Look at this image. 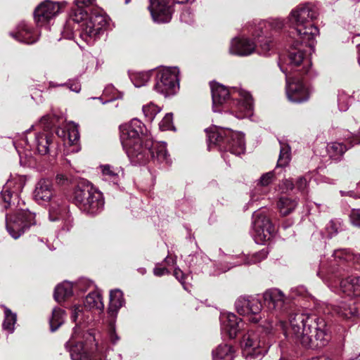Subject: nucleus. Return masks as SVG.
I'll use <instances>...</instances> for the list:
<instances>
[{"label": "nucleus", "instance_id": "f257e3e1", "mask_svg": "<svg viewBox=\"0 0 360 360\" xmlns=\"http://www.w3.org/2000/svg\"><path fill=\"white\" fill-rule=\"evenodd\" d=\"M120 139L128 157L136 163L149 160L169 163V158L164 143L154 142L146 126L138 119L120 127Z\"/></svg>", "mask_w": 360, "mask_h": 360}, {"label": "nucleus", "instance_id": "f03ea898", "mask_svg": "<svg viewBox=\"0 0 360 360\" xmlns=\"http://www.w3.org/2000/svg\"><path fill=\"white\" fill-rule=\"evenodd\" d=\"M289 323L292 340L303 348L316 349L324 347L329 341L324 320L316 315L292 314L290 315Z\"/></svg>", "mask_w": 360, "mask_h": 360}, {"label": "nucleus", "instance_id": "7ed1b4c3", "mask_svg": "<svg viewBox=\"0 0 360 360\" xmlns=\"http://www.w3.org/2000/svg\"><path fill=\"white\" fill-rule=\"evenodd\" d=\"M318 12L315 6L307 4L292 11L289 17L291 26L296 31L295 49L299 44H305L309 47L313 45L314 38L319 34V29L311 21L316 18Z\"/></svg>", "mask_w": 360, "mask_h": 360}, {"label": "nucleus", "instance_id": "20e7f679", "mask_svg": "<svg viewBox=\"0 0 360 360\" xmlns=\"http://www.w3.org/2000/svg\"><path fill=\"white\" fill-rule=\"evenodd\" d=\"M209 146H217L221 150L229 151L234 155L244 153L245 144L244 135L230 129H218L207 134Z\"/></svg>", "mask_w": 360, "mask_h": 360}, {"label": "nucleus", "instance_id": "39448f33", "mask_svg": "<svg viewBox=\"0 0 360 360\" xmlns=\"http://www.w3.org/2000/svg\"><path fill=\"white\" fill-rule=\"evenodd\" d=\"M74 202L82 212L90 214L98 213L104 205L102 193L89 183L77 185L74 191Z\"/></svg>", "mask_w": 360, "mask_h": 360}, {"label": "nucleus", "instance_id": "423d86ee", "mask_svg": "<svg viewBox=\"0 0 360 360\" xmlns=\"http://www.w3.org/2000/svg\"><path fill=\"white\" fill-rule=\"evenodd\" d=\"M243 356L247 360L262 359L268 352L269 344L264 335L259 332L250 330L240 342Z\"/></svg>", "mask_w": 360, "mask_h": 360}, {"label": "nucleus", "instance_id": "0eeeda50", "mask_svg": "<svg viewBox=\"0 0 360 360\" xmlns=\"http://www.w3.org/2000/svg\"><path fill=\"white\" fill-rule=\"evenodd\" d=\"M360 262V255H356L348 249H338L333 252L327 266L322 264L317 275L324 280L332 278L327 274H335L338 271V267L345 264H355Z\"/></svg>", "mask_w": 360, "mask_h": 360}, {"label": "nucleus", "instance_id": "6e6552de", "mask_svg": "<svg viewBox=\"0 0 360 360\" xmlns=\"http://www.w3.org/2000/svg\"><path fill=\"white\" fill-rule=\"evenodd\" d=\"M179 70L176 67L159 70L155 77L154 89L165 96L175 94L179 89Z\"/></svg>", "mask_w": 360, "mask_h": 360}, {"label": "nucleus", "instance_id": "1a4fd4ad", "mask_svg": "<svg viewBox=\"0 0 360 360\" xmlns=\"http://www.w3.org/2000/svg\"><path fill=\"white\" fill-rule=\"evenodd\" d=\"M35 214L28 210H19L13 214H7L6 229L15 239L18 238L30 226L35 224Z\"/></svg>", "mask_w": 360, "mask_h": 360}, {"label": "nucleus", "instance_id": "9d476101", "mask_svg": "<svg viewBox=\"0 0 360 360\" xmlns=\"http://www.w3.org/2000/svg\"><path fill=\"white\" fill-rule=\"evenodd\" d=\"M235 306L238 313L240 315L248 316L251 322L258 323L262 318L260 312L262 304L256 297L240 296L236 301Z\"/></svg>", "mask_w": 360, "mask_h": 360}, {"label": "nucleus", "instance_id": "9b49d317", "mask_svg": "<svg viewBox=\"0 0 360 360\" xmlns=\"http://www.w3.org/2000/svg\"><path fill=\"white\" fill-rule=\"evenodd\" d=\"M252 228L257 243H263L269 240L275 232L274 226L270 219L262 212L253 214Z\"/></svg>", "mask_w": 360, "mask_h": 360}, {"label": "nucleus", "instance_id": "f8f14e48", "mask_svg": "<svg viewBox=\"0 0 360 360\" xmlns=\"http://www.w3.org/2000/svg\"><path fill=\"white\" fill-rule=\"evenodd\" d=\"M107 25L105 18L102 15H91L79 27V35L86 43H91Z\"/></svg>", "mask_w": 360, "mask_h": 360}, {"label": "nucleus", "instance_id": "ddd939ff", "mask_svg": "<svg viewBox=\"0 0 360 360\" xmlns=\"http://www.w3.org/2000/svg\"><path fill=\"white\" fill-rule=\"evenodd\" d=\"M149 10L153 20L158 23L168 22L172 19L174 0H150Z\"/></svg>", "mask_w": 360, "mask_h": 360}, {"label": "nucleus", "instance_id": "4468645a", "mask_svg": "<svg viewBox=\"0 0 360 360\" xmlns=\"http://www.w3.org/2000/svg\"><path fill=\"white\" fill-rule=\"evenodd\" d=\"M60 11V5L58 2L46 0L41 2L34 10V16L37 24L43 26L56 16Z\"/></svg>", "mask_w": 360, "mask_h": 360}, {"label": "nucleus", "instance_id": "2eb2a0df", "mask_svg": "<svg viewBox=\"0 0 360 360\" xmlns=\"http://www.w3.org/2000/svg\"><path fill=\"white\" fill-rule=\"evenodd\" d=\"M281 70L287 75V70L282 68ZM286 94L288 99L294 103H302L308 100L309 94L308 89L305 87L302 82L299 79H290L286 75Z\"/></svg>", "mask_w": 360, "mask_h": 360}, {"label": "nucleus", "instance_id": "dca6fc26", "mask_svg": "<svg viewBox=\"0 0 360 360\" xmlns=\"http://www.w3.org/2000/svg\"><path fill=\"white\" fill-rule=\"evenodd\" d=\"M34 198L39 204L49 202L56 198L53 184L49 179H42L38 181L34 191Z\"/></svg>", "mask_w": 360, "mask_h": 360}, {"label": "nucleus", "instance_id": "f3484780", "mask_svg": "<svg viewBox=\"0 0 360 360\" xmlns=\"http://www.w3.org/2000/svg\"><path fill=\"white\" fill-rule=\"evenodd\" d=\"M263 298L264 304L269 311H281L285 305V296L278 289H270L266 290Z\"/></svg>", "mask_w": 360, "mask_h": 360}, {"label": "nucleus", "instance_id": "a211bd4d", "mask_svg": "<svg viewBox=\"0 0 360 360\" xmlns=\"http://www.w3.org/2000/svg\"><path fill=\"white\" fill-rule=\"evenodd\" d=\"M332 310L338 316L349 319L360 314V303L354 300H350L349 303L341 302L333 305Z\"/></svg>", "mask_w": 360, "mask_h": 360}, {"label": "nucleus", "instance_id": "6ab92c4d", "mask_svg": "<svg viewBox=\"0 0 360 360\" xmlns=\"http://www.w3.org/2000/svg\"><path fill=\"white\" fill-rule=\"evenodd\" d=\"M241 319L234 314L229 313L221 316V328L230 338L236 337L241 328Z\"/></svg>", "mask_w": 360, "mask_h": 360}, {"label": "nucleus", "instance_id": "aec40b11", "mask_svg": "<svg viewBox=\"0 0 360 360\" xmlns=\"http://www.w3.org/2000/svg\"><path fill=\"white\" fill-rule=\"evenodd\" d=\"M255 42L248 39H233L231 41L229 52L241 56H248L255 51Z\"/></svg>", "mask_w": 360, "mask_h": 360}, {"label": "nucleus", "instance_id": "412c9836", "mask_svg": "<svg viewBox=\"0 0 360 360\" xmlns=\"http://www.w3.org/2000/svg\"><path fill=\"white\" fill-rule=\"evenodd\" d=\"M341 291L348 296H360V277L349 276L340 283Z\"/></svg>", "mask_w": 360, "mask_h": 360}, {"label": "nucleus", "instance_id": "4be33fe9", "mask_svg": "<svg viewBox=\"0 0 360 360\" xmlns=\"http://www.w3.org/2000/svg\"><path fill=\"white\" fill-rule=\"evenodd\" d=\"M238 105L239 112H236V117L243 118L251 115L253 108V99L250 93L245 91L240 92V101Z\"/></svg>", "mask_w": 360, "mask_h": 360}, {"label": "nucleus", "instance_id": "5701e85b", "mask_svg": "<svg viewBox=\"0 0 360 360\" xmlns=\"http://www.w3.org/2000/svg\"><path fill=\"white\" fill-rule=\"evenodd\" d=\"M212 96L213 102V110L219 111L217 106L223 104L229 96V91L224 86L219 84H211Z\"/></svg>", "mask_w": 360, "mask_h": 360}, {"label": "nucleus", "instance_id": "b1692460", "mask_svg": "<svg viewBox=\"0 0 360 360\" xmlns=\"http://www.w3.org/2000/svg\"><path fill=\"white\" fill-rule=\"evenodd\" d=\"M101 169L103 179L105 181H109L114 184H117L120 176L123 174V171L121 167H113L110 165H101Z\"/></svg>", "mask_w": 360, "mask_h": 360}, {"label": "nucleus", "instance_id": "393cba45", "mask_svg": "<svg viewBox=\"0 0 360 360\" xmlns=\"http://www.w3.org/2000/svg\"><path fill=\"white\" fill-rule=\"evenodd\" d=\"M124 302L123 294L121 290L117 289L111 290L108 307V313L110 316H115L119 309L122 307Z\"/></svg>", "mask_w": 360, "mask_h": 360}, {"label": "nucleus", "instance_id": "a878e982", "mask_svg": "<svg viewBox=\"0 0 360 360\" xmlns=\"http://www.w3.org/2000/svg\"><path fill=\"white\" fill-rule=\"evenodd\" d=\"M51 143V136L47 134L39 133L36 135L33 145L39 154L46 155L49 153Z\"/></svg>", "mask_w": 360, "mask_h": 360}, {"label": "nucleus", "instance_id": "bb28decb", "mask_svg": "<svg viewBox=\"0 0 360 360\" xmlns=\"http://www.w3.org/2000/svg\"><path fill=\"white\" fill-rule=\"evenodd\" d=\"M213 360H233L234 358V350L231 345L224 344L220 345L212 352Z\"/></svg>", "mask_w": 360, "mask_h": 360}, {"label": "nucleus", "instance_id": "cd10ccee", "mask_svg": "<svg viewBox=\"0 0 360 360\" xmlns=\"http://www.w3.org/2000/svg\"><path fill=\"white\" fill-rule=\"evenodd\" d=\"M66 212V206L61 204V200L58 198H53L50 202L49 205V218L51 221H56L62 218Z\"/></svg>", "mask_w": 360, "mask_h": 360}, {"label": "nucleus", "instance_id": "c85d7f7f", "mask_svg": "<svg viewBox=\"0 0 360 360\" xmlns=\"http://www.w3.org/2000/svg\"><path fill=\"white\" fill-rule=\"evenodd\" d=\"M70 352L72 360H93L82 342L72 346Z\"/></svg>", "mask_w": 360, "mask_h": 360}, {"label": "nucleus", "instance_id": "c756f323", "mask_svg": "<svg viewBox=\"0 0 360 360\" xmlns=\"http://www.w3.org/2000/svg\"><path fill=\"white\" fill-rule=\"evenodd\" d=\"M297 202L295 200L288 197H281L278 202V208L280 213L283 215L290 214L297 207Z\"/></svg>", "mask_w": 360, "mask_h": 360}, {"label": "nucleus", "instance_id": "7c9ffc66", "mask_svg": "<svg viewBox=\"0 0 360 360\" xmlns=\"http://www.w3.org/2000/svg\"><path fill=\"white\" fill-rule=\"evenodd\" d=\"M84 305L85 308L88 309H96L102 310L104 305L102 302L101 297L97 292H90L85 298L84 301Z\"/></svg>", "mask_w": 360, "mask_h": 360}, {"label": "nucleus", "instance_id": "2f4dec72", "mask_svg": "<svg viewBox=\"0 0 360 360\" xmlns=\"http://www.w3.org/2000/svg\"><path fill=\"white\" fill-rule=\"evenodd\" d=\"M65 318V311L60 308H55L49 321L51 331L56 330L63 323Z\"/></svg>", "mask_w": 360, "mask_h": 360}, {"label": "nucleus", "instance_id": "473e14b6", "mask_svg": "<svg viewBox=\"0 0 360 360\" xmlns=\"http://www.w3.org/2000/svg\"><path fill=\"white\" fill-rule=\"evenodd\" d=\"M72 286L69 283H63L58 285L54 291V298L58 302H60L65 300V297L72 295Z\"/></svg>", "mask_w": 360, "mask_h": 360}, {"label": "nucleus", "instance_id": "72a5a7b5", "mask_svg": "<svg viewBox=\"0 0 360 360\" xmlns=\"http://www.w3.org/2000/svg\"><path fill=\"white\" fill-rule=\"evenodd\" d=\"M89 17L87 16L86 11L83 8L82 6H77L76 8L73 10L72 13L70 15V20L68 21L65 27V32H67V30L70 26L71 21L76 22L77 24H79L80 22H83L85 21L86 18Z\"/></svg>", "mask_w": 360, "mask_h": 360}, {"label": "nucleus", "instance_id": "f704fd0d", "mask_svg": "<svg viewBox=\"0 0 360 360\" xmlns=\"http://www.w3.org/2000/svg\"><path fill=\"white\" fill-rule=\"evenodd\" d=\"M280 144L281 149L279 158L277 162V167H284L289 164L291 160L290 148L287 144H284L282 143H280Z\"/></svg>", "mask_w": 360, "mask_h": 360}, {"label": "nucleus", "instance_id": "c9c22d12", "mask_svg": "<svg viewBox=\"0 0 360 360\" xmlns=\"http://www.w3.org/2000/svg\"><path fill=\"white\" fill-rule=\"evenodd\" d=\"M14 37L20 41L26 44H32L35 41L32 38L31 29L27 25H22Z\"/></svg>", "mask_w": 360, "mask_h": 360}, {"label": "nucleus", "instance_id": "e433bc0d", "mask_svg": "<svg viewBox=\"0 0 360 360\" xmlns=\"http://www.w3.org/2000/svg\"><path fill=\"white\" fill-rule=\"evenodd\" d=\"M347 150V147L341 143L334 142L328 146V153L334 160H338Z\"/></svg>", "mask_w": 360, "mask_h": 360}, {"label": "nucleus", "instance_id": "4c0bfd02", "mask_svg": "<svg viewBox=\"0 0 360 360\" xmlns=\"http://www.w3.org/2000/svg\"><path fill=\"white\" fill-rule=\"evenodd\" d=\"M150 75L147 72H134L131 74L130 78L136 87L144 86L150 79Z\"/></svg>", "mask_w": 360, "mask_h": 360}, {"label": "nucleus", "instance_id": "58836bf2", "mask_svg": "<svg viewBox=\"0 0 360 360\" xmlns=\"http://www.w3.org/2000/svg\"><path fill=\"white\" fill-rule=\"evenodd\" d=\"M143 112L148 121H152L155 115L160 112V108L153 103L144 105L142 108Z\"/></svg>", "mask_w": 360, "mask_h": 360}, {"label": "nucleus", "instance_id": "ea45409f", "mask_svg": "<svg viewBox=\"0 0 360 360\" xmlns=\"http://www.w3.org/2000/svg\"><path fill=\"white\" fill-rule=\"evenodd\" d=\"M16 322V315L13 314L11 310L6 309L5 310V319L3 323L4 329L8 332H12L14 329V325Z\"/></svg>", "mask_w": 360, "mask_h": 360}, {"label": "nucleus", "instance_id": "a19ab883", "mask_svg": "<svg viewBox=\"0 0 360 360\" xmlns=\"http://www.w3.org/2000/svg\"><path fill=\"white\" fill-rule=\"evenodd\" d=\"M68 139L70 144H75L79 139V133L77 125L73 122L69 123L67 126Z\"/></svg>", "mask_w": 360, "mask_h": 360}, {"label": "nucleus", "instance_id": "79ce46f5", "mask_svg": "<svg viewBox=\"0 0 360 360\" xmlns=\"http://www.w3.org/2000/svg\"><path fill=\"white\" fill-rule=\"evenodd\" d=\"M268 253L269 251L267 248H264L259 252L252 255L251 256L246 257L244 264H252L259 262L267 257Z\"/></svg>", "mask_w": 360, "mask_h": 360}, {"label": "nucleus", "instance_id": "37998d69", "mask_svg": "<svg viewBox=\"0 0 360 360\" xmlns=\"http://www.w3.org/2000/svg\"><path fill=\"white\" fill-rule=\"evenodd\" d=\"M304 60V53L300 49L291 51L289 54V65L292 67L299 66Z\"/></svg>", "mask_w": 360, "mask_h": 360}, {"label": "nucleus", "instance_id": "c03bdc74", "mask_svg": "<svg viewBox=\"0 0 360 360\" xmlns=\"http://www.w3.org/2000/svg\"><path fill=\"white\" fill-rule=\"evenodd\" d=\"M341 221L339 219H332L326 226V231L329 238L336 235L340 229Z\"/></svg>", "mask_w": 360, "mask_h": 360}, {"label": "nucleus", "instance_id": "a18cd8bd", "mask_svg": "<svg viewBox=\"0 0 360 360\" xmlns=\"http://www.w3.org/2000/svg\"><path fill=\"white\" fill-rule=\"evenodd\" d=\"M172 114H167L159 124L160 129L162 131H167L171 129L172 128Z\"/></svg>", "mask_w": 360, "mask_h": 360}, {"label": "nucleus", "instance_id": "49530a36", "mask_svg": "<svg viewBox=\"0 0 360 360\" xmlns=\"http://www.w3.org/2000/svg\"><path fill=\"white\" fill-rule=\"evenodd\" d=\"M275 177L274 172H269L262 175L259 180V184L262 186L269 185Z\"/></svg>", "mask_w": 360, "mask_h": 360}, {"label": "nucleus", "instance_id": "de8ad7c7", "mask_svg": "<svg viewBox=\"0 0 360 360\" xmlns=\"http://www.w3.org/2000/svg\"><path fill=\"white\" fill-rule=\"evenodd\" d=\"M13 194L10 191L4 190L1 193V199L4 202V207L7 209L11 207Z\"/></svg>", "mask_w": 360, "mask_h": 360}, {"label": "nucleus", "instance_id": "09e8293b", "mask_svg": "<svg viewBox=\"0 0 360 360\" xmlns=\"http://www.w3.org/2000/svg\"><path fill=\"white\" fill-rule=\"evenodd\" d=\"M352 224L360 227V209H353L349 214Z\"/></svg>", "mask_w": 360, "mask_h": 360}, {"label": "nucleus", "instance_id": "8fccbe9b", "mask_svg": "<svg viewBox=\"0 0 360 360\" xmlns=\"http://www.w3.org/2000/svg\"><path fill=\"white\" fill-rule=\"evenodd\" d=\"M109 337L112 344H115L120 340V338L115 333V327L113 322H111L109 325Z\"/></svg>", "mask_w": 360, "mask_h": 360}, {"label": "nucleus", "instance_id": "3c124183", "mask_svg": "<svg viewBox=\"0 0 360 360\" xmlns=\"http://www.w3.org/2000/svg\"><path fill=\"white\" fill-rule=\"evenodd\" d=\"M259 43V46L262 49V53H266L271 48V41L269 39H261L258 41Z\"/></svg>", "mask_w": 360, "mask_h": 360}, {"label": "nucleus", "instance_id": "603ef678", "mask_svg": "<svg viewBox=\"0 0 360 360\" xmlns=\"http://www.w3.org/2000/svg\"><path fill=\"white\" fill-rule=\"evenodd\" d=\"M174 276L182 285L185 284V279L187 276L185 275L179 268H175L174 271Z\"/></svg>", "mask_w": 360, "mask_h": 360}, {"label": "nucleus", "instance_id": "864d4df0", "mask_svg": "<svg viewBox=\"0 0 360 360\" xmlns=\"http://www.w3.org/2000/svg\"><path fill=\"white\" fill-rule=\"evenodd\" d=\"M283 21L279 19L274 20L272 22H269V25L271 26L272 29L278 30L283 28Z\"/></svg>", "mask_w": 360, "mask_h": 360}, {"label": "nucleus", "instance_id": "5fc2aeb1", "mask_svg": "<svg viewBox=\"0 0 360 360\" xmlns=\"http://www.w3.org/2000/svg\"><path fill=\"white\" fill-rule=\"evenodd\" d=\"M83 307L77 306L74 308L71 319L73 321H76L79 316L82 314Z\"/></svg>", "mask_w": 360, "mask_h": 360}, {"label": "nucleus", "instance_id": "6e6d98bb", "mask_svg": "<svg viewBox=\"0 0 360 360\" xmlns=\"http://www.w3.org/2000/svg\"><path fill=\"white\" fill-rule=\"evenodd\" d=\"M297 188L300 191H304L307 186V181L304 177H300L297 181Z\"/></svg>", "mask_w": 360, "mask_h": 360}, {"label": "nucleus", "instance_id": "4d7b16f0", "mask_svg": "<svg viewBox=\"0 0 360 360\" xmlns=\"http://www.w3.org/2000/svg\"><path fill=\"white\" fill-rule=\"evenodd\" d=\"M51 117L49 115H45L41 117L40 124L44 129H49L51 126Z\"/></svg>", "mask_w": 360, "mask_h": 360}, {"label": "nucleus", "instance_id": "13d9d810", "mask_svg": "<svg viewBox=\"0 0 360 360\" xmlns=\"http://www.w3.org/2000/svg\"><path fill=\"white\" fill-rule=\"evenodd\" d=\"M154 274L158 276H161L167 273L168 271L165 267H162L157 265L153 269Z\"/></svg>", "mask_w": 360, "mask_h": 360}, {"label": "nucleus", "instance_id": "bf43d9fd", "mask_svg": "<svg viewBox=\"0 0 360 360\" xmlns=\"http://www.w3.org/2000/svg\"><path fill=\"white\" fill-rule=\"evenodd\" d=\"M94 0H76L75 3L77 6H88L93 3Z\"/></svg>", "mask_w": 360, "mask_h": 360}, {"label": "nucleus", "instance_id": "052dcab7", "mask_svg": "<svg viewBox=\"0 0 360 360\" xmlns=\"http://www.w3.org/2000/svg\"><path fill=\"white\" fill-rule=\"evenodd\" d=\"M69 88L70 90L77 93L81 90V85L77 82H73L69 84Z\"/></svg>", "mask_w": 360, "mask_h": 360}, {"label": "nucleus", "instance_id": "680f3d73", "mask_svg": "<svg viewBox=\"0 0 360 360\" xmlns=\"http://www.w3.org/2000/svg\"><path fill=\"white\" fill-rule=\"evenodd\" d=\"M283 184L285 186L284 189H285L286 191L292 190V188H294V184L290 179H285L283 181Z\"/></svg>", "mask_w": 360, "mask_h": 360}, {"label": "nucleus", "instance_id": "e2e57ef3", "mask_svg": "<svg viewBox=\"0 0 360 360\" xmlns=\"http://www.w3.org/2000/svg\"><path fill=\"white\" fill-rule=\"evenodd\" d=\"M344 99V96L342 95L339 96V108L341 111H346L348 109V103L343 104L342 103V100Z\"/></svg>", "mask_w": 360, "mask_h": 360}, {"label": "nucleus", "instance_id": "0e129e2a", "mask_svg": "<svg viewBox=\"0 0 360 360\" xmlns=\"http://www.w3.org/2000/svg\"><path fill=\"white\" fill-rule=\"evenodd\" d=\"M309 360H332V359L326 355H321V356H319L312 357Z\"/></svg>", "mask_w": 360, "mask_h": 360}, {"label": "nucleus", "instance_id": "69168bd1", "mask_svg": "<svg viewBox=\"0 0 360 360\" xmlns=\"http://www.w3.org/2000/svg\"><path fill=\"white\" fill-rule=\"evenodd\" d=\"M64 180H67V178H65V176L64 175H63V174H58L56 176V181L58 183H61Z\"/></svg>", "mask_w": 360, "mask_h": 360}, {"label": "nucleus", "instance_id": "338daca9", "mask_svg": "<svg viewBox=\"0 0 360 360\" xmlns=\"http://www.w3.org/2000/svg\"><path fill=\"white\" fill-rule=\"evenodd\" d=\"M194 0H177V2L179 4H186V3H191Z\"/></svg>", "mask_w": 360, "mask_h": 360}, {"label": "nucleus", "instance_id": "774afa93", "mask_svg": "<svg viewBox=\"0 0 360 360\" xmlns=\"http://www.w3.org/2000/svg\"><path fill=\"white\" fill-rule=\"evenodd\" d=\"M340 193H341L342 196L347 195H350V196L352 195V191H349V192L340 191Z\"/></svg>", "mask_w": 360, "mask_h": 360}]
</instances>
